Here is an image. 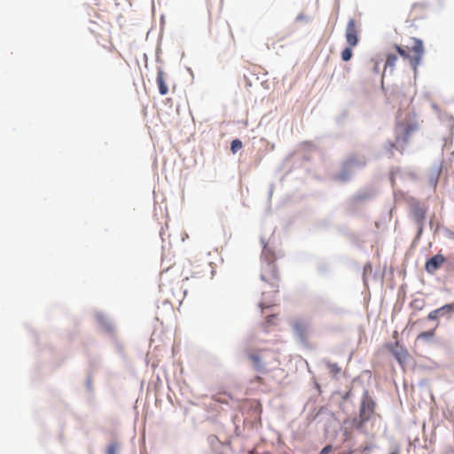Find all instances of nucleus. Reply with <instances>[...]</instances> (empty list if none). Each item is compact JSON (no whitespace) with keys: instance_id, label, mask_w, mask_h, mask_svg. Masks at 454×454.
Returning a JSON list of instances; mask_svg holds the SVG:
<instances>
[{"instance_id":"f257e3e1","label":"nucleus","mask_w":454,"mask_h":454,"mask_svg":"<svg viewBox=\"0 0 454 454\" xmlns=\"http://www.w3.org/2000/svg\"><path fill=\"white\" fill-rule=\"evenodd\" d=\"M275 261L276 256L273 251L264 246L261 255V279L272 287L278 288L280 277Z\"/></svg>"},{"instance_id":"f03ea898","label":"nucleus","mask_w":454,"mask_h":454,"mask_svg":"<svg viewBox=\"0 0 454 454\" xmlns=\"http://www.w3.org/2000/svg\"><path fill=\"white\" fill-rule=\"evenodd\" d=\"M395 49L401 57L410 61L414 70H416L421 63L425 51L423 42L416 37H411L409 44L405 46L395 45Z\"/></svg>"},{"instance_id":"7ed1b4c3","label":"nucleus","mask_w":454,"mask_h":454,"mask_svg":"<svg viewBox=\"0 0 454 454\" xmlns=\"http://www.w3.org/2000/svg\"><path fill=\"white\" fill-rule=\"evenodd\" d=\"M246 355L256 372L266 373L269 371L267 368L269 364L268 356H273L274 354L270 349L266 348H247L246 349Z\"/></svg>"},{"instance_id":"20e7f679","label":"nucleus","mask_w":454,"mask_h":454,"mask_svg":"<svg viewBox=\"0 0 454 454\" xmlns=\"http://www.w3.org/2000/svg\"><path fill=\"white\" fill-rule=\"evenodd\" d=\"M189 277H182L180 269L177 267H170L160 274V286L168 287L170 286L174 282L178 285L180 282L188 280Z\"/></svg>"},{"instance_id":"39448f33","label":"nucleus","mask_w":454,"mask_h":454,"mask_svg":"<svg viewBox=\"0 0 454 454\" xmlns=\"http://www.w3.org/2000/svg\"><path fill=\"white\" fill-rule=\"evenodd\" d=\"M417 130L416 124L401 123L395 129V141L397 144H407L411 135Z\"/></svg>"},{"instance_id":"423d86ee","label":"nucleus","mask_w":454,"mask_h":454,"mask_svg":"<svg viewBox=\"0 0 454 454\" xmlns=\"http://www.w3.org/2000/svg\"><path fill=\"white\" fill-rule=\"evenodd\" d=\"M345 36L350 47H355L358 43V24L356 20L350 19L348 21Z\"/></svg>"},{"instance_id":"0eeeda50","label":"nucleus","mask_w":454,"mask_h":454,"mask_svg":"<svg viewBox=\"0 0 454 454\" xmlns=\"http://www.w3.org/2000/svg\"><path fill=\"white\" fill-rule=\"evenodd\" d=\"M410 210L415 222L422 226L426 218L427 207L420 205L419 201L412 200L410 204Z\"/></svg>"},{"instance_id":"6e6552de","label":"nucleus","mask_w":454,"mask_h":454,"mask_svg":"<svg viewBox=\"0 0 454 454\" xmlns=\"http://www.w3.org/2000/svg\"><path fill=\"white\" fill-rule=\"evenodd\" d=\"M375 403L369 397H364L360 407V419L363 422L367 421L374 411Z\"/></svg>"},{"instance_id":"1a4fd4ad","label":"nucleus","mask_w":454,"mask_h":454,"mask_svg":"<svg viewBox=\"0 0 454 454\" xmlns=\"http://www.w3.org/2000/svg\"><path fill=\"white\" fill-rule=\"evenodd\" d=\"M293 329L300 339L305 340L309 334V325L306 320L298 318L293 323Z\"/></svg>"},{"instance_id":"9d476101","label":"nucleus","mask_w":454,"mask_h":454,"mask_svg":"<svg viewBox=\"0 0 454 454\" xmlns=\"http://www.w3.org/2000/svg\"><path fill=\"white\" fill-rule=\"evenodd\" d=\"M444 262L445 257L441 254H437L426 262L425 269L428 273L433 274L444 263Z\"/></svg>"},{"instance_id":"9b49d317","label":"nucleus","mask_w":454,"mask_h":454,"mask_svg":"<svg viewBox=\"0 0 454 454\" xmlns=\"http://www.w3.org/2000/svg\"><path fill=\"white\" fill-rule=\"evenodd\" d=\"M454 312V303L446 304L441 308L432 310L428 316V320H436L439 317L450 315Z\"/></svg>"},{"instance_id":"f8f14e48","label":"nucleus","mask_w":454,"mask_h":454,"mask_svg":"<svg viewBox=\"0 0 454 454\" xmlns=\"http://www.w3.org/2000/svg\"><path fill=\"white\" fill-rule=\"evenodd\" d=\"M390 351L400 364H403L409 356L408 350L395 341L390 348Z\"/></svg>"},{"instance_id":"ddd939ff","label":"nucleus","mask_w":454,"mask_h":454,"mask_svg":"<svg viewBox=\"0 0 454 454\" xmlns=\"http://www.w3.org/2000/svg\"><path fill=\"white\" fill-rule=\"evenodd\" d=\"M427 13V7L424 4H414L410 12L409 17L412 21L424 19Z\"/></svg>"},{"instance_id":"4468645a","label":"nucleus","mask_w":454,"mask_h":454,"mask_svg":"<svg viewBox=\"0 0 454 454\" xmlns=\"http://www.w3.org/2000/svg\"><path fill=\"white\" fill-rule=\"evenodd\" d=\"M156 82H157V84H158L160 94V95L168 94V85H167V83L165 82V79H164V73L161 70H160L158 72V74H157Z\"/></svg>"},{"instance_id":"2eb2a0df","label":"nucleus","mask_w":454,"mask_h":454,"mask_svg":"<svg viewBox=\"0 0 454 454\" xmlns=\"http://www.w3.org/2000/svg\"><path fill=\"white\" fill-rule=\"evenodd\" d=\"M324 363L332 377L335 378L341 372V367L337 363L329 360H325Z\"/></svg>"},{"instance_id":"dca6fc26","label":"nucleus","mask_w":454,"mask_h":454,"mask_svg":"<svg viewBox=\"0 0 454 454\" xmlns=\"http://www.w3.org/2000/svg\"><path fill=\"white\" fill-rule=\"evenodd\" d=\"M277 320H278V315L277 314H272V315L268 316L266 317V319H265L264 324H263L264 330L268 331L270 326L276 325H277Z\"/></svg>"},{"instance_id":"f3484780","label":"nucleus","mask_w":454,"mask_h":454,"mask_svg":"<svg viewBox=\"0 0 454 454\" xmlns=\"http://www.w3.org/2000/svg\"><path fill=\"white\" fill-rule=\"evenodd\" d=\"M434 334H435L434 330L422 332L417 336V340H423L429 341L434 337Z\"/></svg>"},{"instance_id":"a211bd4d","label":"nucleus","mask_w":454,"mask_h":454,"mask_svg":"<svg viewBox=\"0 0 454 454\" xmlns=\"http://www.w3.org/2000/svg\"><path fill=\"white\" fill-rule=\"evenodd\" d=\"M352 47H350L348 45V47L345 48L342 51H341V59L343 61H348L351 58H352V50H351Z\"/></svg>"},{"instance_id":"6ab92c4d","label":"nucleus","mask_w":454,"mask_h":454,"mask_svg":"<svg viewBox=\"0 0 454 454\" xmlns=\"http://www.w3.org/2000/svg\"><path fill=\"white\" fill-rule=\"evenodd\" d=\"M242 147V142L239 139H234L231 144V150L233 153H237Z\"/></svg>"},{"instance_id":"aec40b11","label":"nucleus","mask_w":454,"mask_h":454,"mask_svg":"<svg viewBox=\"0 0 454 454\" xmlns=\"http://www.w3.org/2000/svg\"><path fill=\"white\" fill-rule=\"evenodd\" d=\"M397 60V57L394 54H389L386 60V67H393L395 65V62Z\"/></svg>"},{"instance_id":"412c9836","label":"nucleus","mask_w":454,"mask_h":454,"mask_svg":"<svg viewBox=\"0 0 454 454\" xmlns=\"http://www.w3.org/2000/svg\"><path fill=\"white\" fill-rule=\"evenodd\" d=\"M369 198V195L367 194H357L352 198V201L354 203H358L362 200H367Z\"/></svg>"},{"instance_id":"4be33fe9","label":"nucleus","mask_w":454,"mask_h":454,"mask_svg":"<svg viewBox=\"0 0 454 454\" xmlns=\"http://www.w3.org/2000/svg\"><path fill=\"white\" fill-rule=\"evenodd\" d=\"M117 450H118V445L117 443H111L108 447H107V454H117Z\"/></svg>"},{"instance_id":"5701e85b","label":"nucleus","mask_w":454,"mask_h":454,"mask_svg":"<svg viewBox=\"0 0 454 454\" xmlns=\"http://www.w3.org/2000/svg\"><path fill=\"white\" fill-rule=\"evenodd\" d=\"M331 450H332V446L331 445H326L325 447H324L322 449V450L320 451L319 454H328Z\"/></svg>"},{"instance_id":"b1692460","label":"nucleus","mask_w":454,"mask_h":454,"mask_svg":"<svg viewBox=\"0 0 454 454\" xmlns=\"http://www.w3.org/2000/svg\"><path fill=\"white\" fill-rule=\"evenodd\" d=\"M273 305H274V303H265V302L259 303V307L262 309V310L264 309H267V308H270Z\"/></svg>"},{"instance_id":"393cba45","label":"nucleus","mask_w":454,"mask_h":454,"mask_svg":"<svg viewBox=\"0 0 454 454\" xmlns=\"http://www.w3.org/2000/svg\"><path fill=\"white\" fill-rule=\"evenodd\" d=\"M400 452V450L398 447H395L393 448V450H391L390 454H399Z\"/></svg>"},{"instance_id":"a878e982","label":"nucleus","mask_w":454,"mask_h":454,"mask_svg":"<svg viewBox=\"0 0 454 454\" xmlns=\"http://www.w3.org/2000/svg\"><path fill=\"white\" fill-rule=\"evenodd\" d=\"M346 164H347V166L351 167L352 164H353V161L352 160H348Z\"/></svg>"},{"instance_id":"bb28decb","label":"nucleus","mask_w":454,"mask_h":454,"mask_svg":"<svg viewBox=\"0 0 454 454\" xmlns=\"http://www.w3.org/2000/svg\"><path fill=\"white\" fill-rule=\"evenodd\" d=\"M256 381H258V382H262V377H260V376H257V377H256Z\"/></svg>"},{"instance_id":"cd10ccee","label":"nucleus","mask_w":454,"mask_h":454,"mask_svg":"<svg viewBox=\"0 0 454 454\" xmlns=\"http://www.w3.org/2000/svg\"><path fill=\"white\" fill-rule=\"evenodd\" d=\"M374 70H375L376 72H378V64H377L376 62H375V65H374Z\"/></svg>"}]
</instances>
